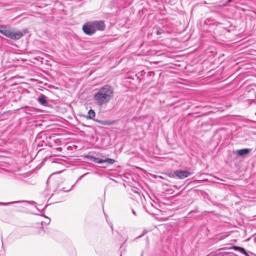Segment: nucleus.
Listing matches in <instances>:
<instances>
[{
    "instance_id": "f257e3e1",
    "label": "nucleus",
    "mask_w": 256,
    "mask_h": 256,
    "mask_svg": "<svg viewBox=\"0 0 256 256\" xmlns=\"http://www.w3.org/2000/svg\"><path fill=\"white\" fill-rule=\"evenodd\" d=\"M114 90L109 85H105L100 88L94 95V103L102 106L108 103L114 96Z\"/></svg>"
},
{
    "instance_id": "f03ea898",
    "label": "nucleus",
    "mask_w": 256,
    "mask_h": 256,
    "mask_svg": "<svg viewBox=\"0 0 256 256\" xmlns=\"http://www.w3.org/2000/svg\"><path fill=\"white\" fill-rule=\"evenodd\" d=\"M0 33L12 40H19L23 36V32L19 30L7 27L5 26H0Z\"/></svg>"
},
{
    "instance_id": "7ed1b4c3",
    "label": "nucleus",
    "mask_w": 256,
    "mask_h": 256,
    "mask_svg": "<svg viewBox=\"0 0 256 256\" xmlns=\"http://www.w3.org/2000/svg\"><path fill=\"white\" fill-rule=\"evenodd\" d=\"M93 28L94 29V32H96V30H104L105 29L106 26L104 24V22L102 20H94L92 22H90Z\"/></svg>"
},
{
    "instance_id": "20e7f679",
    "label": "nucleus",
    "mask_w": 256,
    "mask_h": 256,
    "mask_svg": "<svg viewBox=\"0 0 256 256\" xmlns=\"http://www.w3.org/2000/svg\"><path fill=\"white\" fill-rule=\"evenodd\" d=\"M90 22H86L82 26V30L84 34L88 36H92L95 33Z\"/></svg>"
},
{
    "instance_id": "39448f33",
    "label": "nucleus",
    "mask_w": 256,
    "mask_h": 256,
    "mask_svg": "<svg viewBox=\"0 0 256 256\" xmlns=\"http://www.w3.org/2000/svg\"><path fill=\"white\" fill-rule=\"evenodd\" d=\"M90 159L92 162L97 164H102L107 162L109 164H113L115 162V160L112 158H106V160H102L100 158H96L93 156H90Z\"/></svg>"
},
{
    "instance_id": "423d86ee",
    "label": "nucleus",
    "mask_w": 256,
    "mask_h": 256,
    "mask_svg": "<svg viewBox=\"0 0 256 256\" xmlns=\"http://www.w3.org/2000/svg\"><path fill=\"white\" fill-rule=\"evenodd\" d=\"M90 159L92 162L97 164H102L107 162L109 164H113L115 162V160L112 158H106V160H102L100 158H96L93 156H90Z\"/></svg>"
},
{
    "instance_id": "0eeeda50",
    "label": "nucleus",
    "mask_w": 256,
    "mask_h": 256,
    "mask_svg": "<svg viewBox=\"0 0 256 256\" xmlns=\"http://www.w3.org/2000/svg\"><path fill=\"white\" fill-rule=\"evenodd\" d=\"M174 173L180 179H184L192 174L191 172L185 170H177Z\"/></svg>"
},
{
    "instance_id": "6e6552de",
    "label": "nucleus",
    "mask_w": 256,
    "mask_h": 256,
    "mask_svg": "<svg viewBox=\"0 0 256 256\" xmlns=\"http://www.w3.org/2000/svg\"><path fill=\"white\" fill-rule=\"evenodd\" d=\"M250 152V150L248 148H244L237 150L235 152V154L240 156H244L248 155Z\"/></svg>"
},
{
    "instance_id": "1a4fd4ad",
    "label": "nucleus",
    "mask_w": 256,
    "mask_h": 256,
    "mask_svg": "<svg viewBox=\"0 0 256 256\" xmlns=\"http://www.w3.org/2000/svg\"><path fill=\"white\" fill-rule=\"evenodd\" d=\"M38 100L40 104L43 106H46L47 104L46 98L44 94H41L38 98Z\"/></svg>"
},
{
    "instance_id": "9d476101",
    "label": "nucleus",
    "mask_w": 256,
    "mask_h": 256,
    "mask_svg": "<svg viewBox=\"0 0 256 256\" xmlns=\"http://www.w3.org/2000/svg\"><path fill=\"white\" fill-rule=\"evenodd\" d=\"M229 249H232V250H238V251L242 253L243 254H244V255H246V256H248V252L242 248L239 247L238 246H234L230 248H229Z\"/></svg>"
},
{
    "instance_id": "9b49d317",
    "label": "nucleus",
    "mask_w": 256,
    "mask_h": 256,
    "mask_svg": "<svg viewBox=\"0 0 256 256\" xmlns=\"http://www.w3.org/2000/svg\"><path fill=\"white\" fill-rule=\"evenodd\" d=\"M96 116V112L93 110H90L88 113L86 118L88 119L94 120Z\"/></svg>"
},
{
    "instance_id": "f8f14e48",
    "label": "nucleus",
    "mask_w": 256,
    "mask_h": 256,
    "mask_svg": "<svg viewBox=\"0 0 256 256\" xmlns=\"http://www.w3.org/2000/svg\"><path fill=\"white\" fill-rule=\"evenodd\" d=\"M100 124L104 125H112L114 124V120H96Z\"/></svg>"
},
{
    "instance_id": "ddd939ff",
    "label": "nucleus",
    "mask_w": 256,
    "mask_h": 256,
    "mask_svg": "<svg viewBox=\"0 0 256 256\" xmlns=\"http://www.w3.org/2000/svg\"><path fill=\"white\" fill-rule=\"evenodd\" d=\"M0 202V204L2 206H8L14 203L19 202Z\"/></svg>"
},
{
    "instance_id": "4468645a",
    "label": "nucleus",
    "mask_w": 256,
    "mask_h": 256,
    "mask_svg": "<svg viewBox=\"0 0 256 256\" xmlns=\"http://www.w3.org/2000/svg\"><path fill=\"white\" fill-rule=\"evenodd\" d=\"M223 256H236L233 253H226L225 254L223 255Z\"/></svg>"
},
{
    "instance_id": "2eb2a0df",
    "label": "nucleus",
    "mask_w": 256,
    "mask_h": 256,
    "mask_svg": "<svg viewBox=\"0 0 256 256\" xmlns=\"http://www.w3.org/2000/svg\"><path fill=\"white\" fill-rule=\"evenodd\" d=\"M146 232H147L146 230H144L142 236L144 235V234H146Z\"/></svg>"
},
{
    "instance_id": "dca6fc26",
    "label": "nucleus",
    "mask_w": 256,
    "mask_h": 256,
    "mask_svg": "<svg viewBox=\"0 0 256 256\" xmlns=\"http://www.w3.org/2000/svg\"><path fill=\"white\" fill-rule=\"evenodd\" d=\"M50 218H48V220L46 222V223L48 224V223H50Z\"/></svg>"
},
{
    "instance_id": "f3484780",
    "label": "nucleus",
    "mask_w": 256,
    "mask_h": 256,
    "mask_svg": "<svg viewBox=\"0 0 256 256\" xmlns=\"http://www.w3.org/2000/svg\"><path fill=\"white\" fill-rule=\"evenodd\" d=\"M88 174V173H86V174H82V176H80V178H81L82 177L84 176H85V175H86V174Z\"/></svg>"
},
{
    "instance_id": "a211bd4d",
    "label": "nucleus",
    "mask_w": 256,
    "mask_h": 256,
    "mask_svg": "<svg viewBox=\"0 0 256 256\" xmlns=\"http://www.w3.org/2000/svg\"><path fill=\"white\" fill-rule=\"evenodd\" d=\"M156 34H160V32L158 30V31H157Z\"/></svg>"
},
{
    "instance_id": "6ab92c4d",
    "label": "nucleus",
    "mask_w": 256,
    "mask_h": 256,
    "mask_svg": "<svg viewBox=\"0 0 256 256\" xmlns=\"http://www.w3.org/2000/svg\"><path fill=\"white\" fill-rule=\"evenodd\" d=\"M132 213H133L134 215H136V212H135V211H134V210H132Z\"/></svg>"
},
{
    "instance_id": "aec40b11",
    "label": "nucleus",
    "mask_w": 256,
    "mask_h": 256,
    "mask_svg": "<svg viewBox=\"0 0 256 256\" xmlns=\"http://www.w3.org/2000/svg\"><path fill=\"white\" fill-rule=\"evenodd\" d=\"M230 0H228V1H230Z\"/></svg>"
},
{
    "instance_id": "412c9836",
    "label": "nucleus",
    "mask_w": 256,
    "mask_h": 256,
    "mask_svg": "<svg viewBox=\"0 0 256 256\" xmlns=\"http://www.w3.org/2000/svg\"><path fill=\"white\" fill-rule=\"evenodd\" d=\"M120 256H122V255Z\"/></svg>"
}]
</instances>
